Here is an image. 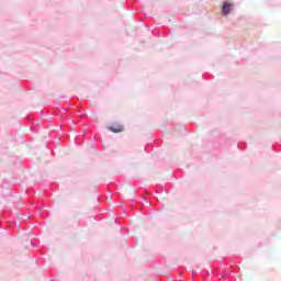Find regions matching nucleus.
<instances>
[{
    "label": "nucleus",
    "instance_id": "obj_2",
    "mask_svg": "<svg viewBox=\"0 0 281 281\" xmlns=\"http://www.w3.org/2000/svg\"><path fill=\"white\" fill-rule=\"evenodd\" d=\"M108 130L112 133H122V131H124V127H122V125H115L108 127Z\"/></svg>",
    "mask_w": 281,
    "mask_h": 281
},
{
    "label": "nucleus",
    "instance_id": "obj_1",
    "mask_svg": "<svg viewBox=\"0 0 281 281\" xmlns=\"http://www.w3.org/2000/svg\"><path fill=\"white\" fill-rule=\"evenodd\" d=\"M234 8V4L229 3V2H224L223 7H222V13L224 16H227L229 14V12H232Z\"/></svg>",
    "mask_w": 281,
    "mask_h": 281
}]
</instances>
